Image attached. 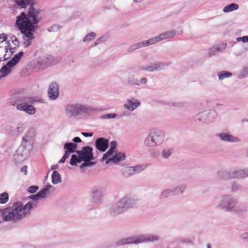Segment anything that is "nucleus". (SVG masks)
Here are the masks:
<instances>
[{
  "label": "nucleus",
  "mask_w": 248,
  "mask_h": 248,
  "mask_svg": "<svg viewBox=\"0 0 248 248\" xmlns=\"http://www.w3.org/2000/svg\"><path fill=\"white\" fill-rule=\"evenodd\" d=\"M29 198L33 201L23 205L20 202L14 203L11 207H6L0 212L3 219L6 221L17 222L30 215L31 211L37 206V201L41 199L39 192Z\"/></svg>",
  "instance_id": "obj_1"
},
{
  "label": "nucleus",
  "mask_w": 248,
  "mask_h": 248,
  "mask_svg": "<svg viewBox=\"0 0 248 248\" xmlns=\"http://www.w3.org/2000/svg\"><path fill=\"white\" fill-rule=\"evenodd\" d=\"M42 10L33 6H31L27 15L22 13L17 16L16 24L21 32H26L27 36L32 38V32L37 28V24L42 19Z\"/></svg>",
  "instance_id": "obj_2"
},
{
  "label": "nucleus",
  "mask_w": 248,
  "mask_h": 248,
  "mask_svg": "<svg viewBox=\"0 0 248 248\" xmlns=\"http://www.w3.org/2000/svg\"><path fill=\"white\" fill-rule=\"evenodd\" d=\"M217 207L234 214H242L245 211L243 205L239 203L236 199L230 194L223 195L221 197Z\"/></svg>",
  "instance_id": "obj_3"
},
{
  "label": "nucleus",
  "mask_w": 248,
  "mask_h": 248,
  "mask_svg": "<svg viewBox=\"0 0 248 248\" xmlns=\"http://www.w3.org/2000/svg\"><path fill=\"white\" fill-rule=\"evenodd\" d=\"M32 147V141L30 137L25 136L22 138L21 145L14 155V159L17 162L26 160L28 157Z\"/></svg>",
  "instance_id": "obj_4"
},
{
  "label": "nucleus",
  "mask_w": 248,
  "mask_h": 248,
  "mask_svg": "<svg viewBox=\"0 0 248 248\" xmlns=\"http://www.w3.org/2000/svg\"><path fill=\"white\" fill-rule=\"evenodd\" d=\"M164 133L159 130L151 131L144 141V145L147 147H155L160 145L164 139Z\"/></svg>",
  "instance_id": "obj_5"
},
{
  "label": "nucleus",
  "mask_w": 248,
  "mask_h": 248,
  "mask_svg": "<svg viewBox=\"0 0 248 248\" xmlns=\"http://www.w3.org/2000/svg\"><path fill=\"white\" fill-rule=\"evenodd\" d=\"M90 108L87 105L81 103H73L67 105L65 108L66 115L69 117H76L89 112Z\"/></svg>",
  "instance_id": "obj_6"
},
{
  "label": "nucleus",
  "mask_w": 248,
  "mask_h": 248,
  "mask_svg": "<svg viewBox=\"0 0 248 248\" xmlns=\"http://www.w3.org/2000/svg\"><path fill=\"white\" fill-rule=\"evenodd\" d=\"M18 104L16 108L19 111H23L29 115H33L36 113L35 107L31 105L33 103V99L31 97L20 96L18 99Z\"/></svg>",
  "instance_id": "obj_7"
},
{
  "label": "nucleus",
  "mask_w": 248,
  "mask_h": 248,
  "mask_svg": "<svg viewBox=\"0 0 248 248\" xmlns=\"http://www.w3.org/2000/svg\"><path fill=\"white\" fill-rule=\"evenodd\" d=\"M159 237L157 235L144 234L134 236L122 239L121 244H138L146 242H154L158 240Z\"/></svg>",
  "instance_id": "obj_8"
},
{
  "label": "nucleus",
  "mask_w": 248,
  "mask_h": 248,
  "mask_svg": "<svg viewBox=\"0 0 248 248\" xmlns=\"http://www.w3.org/2000/svg\"><path fill=\"white\" fill-rule=\"evenodd\" d=\"M217 176L220 179L222 180L243 178L248 176V169L246 170L236 169L230 171L220 170L218 171Z\"/></svg>",
  "instance_id": "obj_9"
},
{
  "label": "nucleus",
  "mask_w": 248,
  "mask_h": 248,
  "mask_svg": "<svg viewBox=\"0 0 248 248\" xmlns=\"http://www.w3.org/2000/svg\"><path fill=\"white\" fill-rule=\"evenodd\" d=\"M104 194V189L102 187L93 189L91 193V203L93 208H96L101 204Z\"/></svg>",
  "instance_id": "obj_10"
},
{
  "label": "nucleus",
  "mask_w": 248,
  "mask_h": 248,
  "mask_svg": "<svg viewBox=\"0 0 248 248\" xmlns=\"http://www.w3.org/2000/svg\"><path fill=\"white\" fill-rule=\"evenodd\" d=\"M160 42L158 36L151 38L147 40H144L139 42L131 46L127 49L128 52H131L135 50L140 48L141 47H146L150 45H154L157 42Z\"/></svg>",
  "instance_id": "obj_11"
},
{
  "label": "nucleus",
  "mask_w": 248,
  "mask_h": 248,
  "mask_svg": "<svg viewBox=\"0 0 248 248\" xmlns=\"http://www.w3.org/2000/svg\"><path fill=\"white\" fill-rule=\"evenodd\" d=\"M217 113L214 110H205L199 113L196 116V119L204 123L213 122L216 118Z\"/></svg>",
  "instance_id": "obj_12"
},
{
  "label": "nucleus",
  "mask_w": 248,
  "mask_h": 248,
  "mask_svg": "<svg viewBox=\"0 0 248 248\" xmlns=\"http://www.w3.org/2000/svg\"><path fill=\"white\" fill-rule=\"evenodd\" d=\"M76 153L83 161L88 162L94 159L93 148L89 146L83 147L81 150L76 151Z\"/></svg>",
  "instance_id": "obj_13"
},
{
  "label": "nucleus",
  "mask_w": 248,
  "mask_h": 248,
  "mask_svg": "<svg viewBox=\"0 0 248 248\" xmlns=\"http://www.w3.org/2000/svg\"><path fill=\"white\" fill-rule=\"evenodd\" d=\"M123 203L120 199L117 202L112 204L108 209V213L112 217H116L125 211Z\"/></svg>",
  "instance_id": "obj_14"
},
{
  "label": "nucleus",
  "mask_w": 248,
  "mask_h": 248,
  "mask_svg": "<svg viewBox=\"0 0 248 248\" xmlns=\"http://www.w3.org/2000/svg\"><path fill=\"white\" fill-rule=\"evenodd\" d=\"M125 211L128 209L135 207L138 203L139 200L133 197L125 196L121 198Z\"/></svg>",
  "instance_id": "obj_15"
},
{
  "label": "nucleus",
  "mask_w": 248,
  "mask_h": 248,
  "mask_svg": "<svg viewBox=\"0 0 248 248\" xmlns=\"http://www.w3.org/2000/svg\"><path fill=\"white\" fill-rule=\"evenodd\" d=\"M14 52V48L12 47L0 46V61L8 59Z\"/></svg>",
  "instance_id": "obj_16"
},
{
  "label": "nucleus",
  "mask_w": 248,
  "mask_h": 248,
  "mask_svg": "<svg viewBox=\"0 0 248 248\" xmlns=\"http://www.w3.org/2000/svg\"><path fill=\"white\" fill-rule=\"evenodd\" d=\"M140 105V101L135 98L134 97H131L128 99H127L125 103L124 104V108L129 110V111H133L137 108Z\"/></svg>",
  "instance_id": "obj_17"
},
{
  "label": "nucleus",
  "mask_w": 248,
  "mask_h": 248,
  "mask_svg": "<svg viewBox=\"0 0 248 248\" xmlns=\"http://www.w3.org/2000/svg\"><path fill=\"white\" fill-rule=\"evenodd\" d=\"M59 94V86L56 82H52L49 84L48 90L49 98L51 100L57 99Z\"/></svg>",
  "instance_id": "obj_18"
},
{
  "label": "nucleus",
  "mask_w": 248,
  "mask_h": 248,
  "mask_svg": "<svg viewBox=\"0 0 248 248\" xmlns=\"http://www.w3.org/2000/svg\"><path fill=\"white\" fill-rule=\"evenodd\" d=\"M95 147L100 152H105L108 147V140L104 138H99L95 140Z\"/></svg>",
  "instance_id": "obj_19"
},
{
  "label": "nucleus",
  "mask_w": 248,
  "mask_h": 248,
  "mask_svg": "<svg viewBox=\"0 0 248 248\" xmlns=\"http://www.w3.org/2000/svg\"><path fill=\"white\" fill-rule=\"evenodd\" d=\"M217 136L223 141L230 142H238L240 141V139L237 137H234L228 133L222 132L217 135Z\"/></svg>",
  "instance_id": "obj_20"
},
{
  "label": "nucleus",
  "mask_w": 248,
  "mask_h": 248,
  "mask_svg": "<svg viewBox=\"0 0 248 248\" xmlns=\"http://www.w3.org/2000/svg\"><path fill=\"white\" fill-rule=\"evenodd\" d=\"M52 59V57L51 56L46 55L40 57L39 59L38 62L40 64L41 68H44L45 67L55 63L53 62Z\"/></svg>",
  "instance_id": "obj_21"
},
{
  "label": "nucleus",
  "mask_w": 248,
  "mask_h": 248,
  "mask_svg": "<svg viewBox=\"0 0 248 248\" xmlns=\"http://www.w3.org/2000/svg\"><path fill=\"white\" fill-rule=\"evenodd\" d=\"M54 191L55 188L52 185H47L38 192L41 199H43L46 198L51 192H53Z\"/></svg>",
  "instance_id": "obj_22"
},
{
  "label": "nucleus",
  "mask_w": 248,
  "mask_h": 248,
  "mask_svg": "<svg viewBox=\"0 0 248 248\" xmlns=\"http://www.w3.org/2000/svg\"><path fill=\"white\" fill-rule=\"evenodd\" d=\"M125 155L121 152H116L112 157H109L106 161V164H108L109 162L112 161L114 163H118L121 161H123L125 159Z\"/></svg>",
  "instance_id": "obj_23"
},
{
  "label": "nucleus",
  "mask_w": 248,
  "mask_h": 248,
  "mask_svg": "<svg viewBox=\"0 0 248 248\" xmlns=\"http://www.w3.org/2000/svg\"><path fill=\"white\" fill-rule=\"evenodd\" d=\"M176 35V31L174 30H171L163 32L159 34L158 36L160 42L164 40L170 39L173 38Z\"/></svg>",
  "instance_id": "obj_24"
},
{
  "label": "nucleus",
  "mask_w": 248,
  "mask_h": 248,
  "mask_svg": "<svg viewBox=\"0 0 248 248\" xmlns=\"http://www.w3.org/2000/svg\"><path fill=\"white\" fill-rule=\"evenodd\" d=\"M25 128V124L23 123H19L17 124L16 128L9 133L12 136H18L22 133Z\"/></svg>",
  "instance_id": "obj_25"
},
{
  "label": "nucleus",
  "mask_w": 248,
  "mask_h": 248,
  "mask_svg": "<svg viewBox=\"0 0 248 248\" xmlns=\"http://www.w3.org/2000/svg\"><path fill=\"white\" fill-rule=\"evenodd\" d=\"M186 186L185 184H181L172 188L174 195H177L182 194L186 190Z\"/></svg>",
  "instance_id": "obj_26"
},
{
  "label": "nucleus",
  "mask_w": 248,
  "mask_h": 248,
  "mask_svg": "<svg viewBox=\"0 0 248 248\" xmlns=\"http://www.w3.org/2000/svg\"><path fill=\"white\" fill-rule=\"evenodd\" d=\"M52 183L53 184L57 185L61 182V176L59 173L56 171L54 170L52 174Z\"/></svg>",
  "instance_id": "obj_27"
},
{
  "label": "nucleus",
  "mask_w": 248,
  "mask_h": 248,
  "mask_svg": "<svg viewBox=\"0 0 248 248\" xmlns=\"http://www.w3.org/2000/svg\"><path fill=\"white\" fill-rule=\"evenodd\" d=\"M226 48L225 46H223L221 47H213L211 48L208 51V55L209 57L213 56L216 55L218 52H220L224 50Z\"/></svg>",
  "instance_id": "obj_28"
},
{
  "label": "nucleus",
  "mask_w": 248,
  "mask_h": 248,
  "mask_svg": "<svg viewBox=\"0 0 248 248\" xmlns=\"http://www.w3.org/2000/svg\"><path fill=\"white\" fill-rule=\"evenodd\" d=\"M239 8L238 4L236 3H231L228 4L224 7L223 11L224 13H229L234 10H236Z\"/></svg>",
  "instance_id": "obj_29"
},
{
  "label": "nucleus",
  "mask_w": 248,
  "mask_h": 248,
  "mask_svg": "<svg viewBox=\"0 0 248 248\" xmlns=\"http://www.w3.org/2000/svg\"><path fill=\"white\" fill-rule=\"evenodd\" d=\"M123 175L125 177H128L134 174L133 167H126L123 169Z\"/></svg>",
  "instance_id": "obj_30"
},
{
  "label": "nucleus",
  "mask_w": 248,
  "mask_h": 248,
  "mask_svg": "<svg viewBox=\"0 0 248 248\" xmlns=\"http://www.w3.org/2000/svg\"><path fill=\"white\" fill-rule=\"evenodd\" d=\"M172 196H174L172 188L165 189L161 193V198H165Z\"/></svg>",
  "instance_id": "obj_31"
},
{
  "label": "nucleus",
  "mask_w": 248,
  "mask_h": 248,
  "mask_svg": "<svg viewBox=\"0 0 248 248\" xmlns=\"http://www.w3.org/2000/svg\"><path fill=\"white\" fill-rule=\"evenodd\" d=\"M169 65V63L165 62H159L155 63V71H160L164 69Z\"/></svg>",
  "instance_id": "obj_32"
},
{
  "label": "nucleus",
  "mask_w": 248,
  "mask_h": 248,
  "mask_svg": "<svg viewBox=\"0 0 248 248\" xmlns=\"http://www.w3.org/2000/svg\"><path fill=\"white\" fill-rule=\"evenodd\" d=\"M23 34H24V44L25 46L26 47L29 46H30L31 44V41L32 39H34V36L33 33H32V38H31V37H28L27 36V34L26 32H21Z\"/></svg>",
  "instance_id": "obj_33"
},
{
  "label": "nucleus",
  "mask_w": 248,
  "mask_h": 248,
  "mask_svg": "<svg viewBox=\"0 0 248 248\" xmlns=\"http://www.w3.org/2000/svg\"><path fill=\"white\" fill-rule=\"evenodd\" d=\"M6 34L2 33L0 35V46L10 47L9 43L6 41Z\"/></svg>",
  "instance_id": "obj_34"
},
{
  "label": "nucleus",
  "mask_w": 248,
  "mask_h": 248,
  "mask_svg": "<svg viewBox=\"0 0 248 248\" xmlns=\"http://www.w3.org/2000/svg\"><path fill=\"white\" fill-rule=\"evenodd\" d=\"M82 159L80 158V157L77 156L76 155H73L71 156L70 164L72 166L77 165L78 163H80L82 161Z\"/></svg>",
  "instance_id": "obj_35"
},
{
  "label": "nucleus",
  "mask_w": 248,
  "mask_h": 248,
  "mask_svg": "<svg viewBox=\"0 0 248 248\" xmlns=\"http://www.w3.org/2000/svg\"><path fill=\"white\" fill-rule=\"evenodd\" d=\"M63 148L65 150V154L69 155L71 153H75V151L71 147V142L66 143L63 146Z\"/></svg>",
  "instance_id": "obj_36"
},
{
  "label": "nucleus",
  "mask_w": 248,
  "mask_h": 248,
  "mask_svg": "<svg viewBox=\"0 0 248 248\" xmlns=\"http://www.w3.org/2000/svg\"><path fill=\"white\" fill-rule=\"evenodd\" d=\"M173 150L171 148H165L162 151V156L164 158H168L172 153Z\"/></svg>",
  "instance_id": "obj_37"
},
{
  "label": "nucleus",
  "mask_w": 248,
  "mask_h": 248,
  "mask_svg": "<svg viewBox=\"0 0 248 248\" xmlns=\"http://www.w3.org/2000/svg\"><path fill=\"white\" fill-rule=\"evenodd\" d=\"M232 76V73L228 71H221L218 74L219 80H223L225 78L230 77Z\"/></svg>",
  "instance_id": "obj_38"
},
{
  "label": "nucleus",
  "mask_w": 248,
  "mask_h": 248,
  "mask_svg": "<svg viewBox=\"0 0 248 248\" xmlns=\"http://www.w3.org/2000/svg\"><path fill=\"white\" fill-rule=\"evenodd\" d=\"M96 36V34L94 32H91L86 35L83 38V42L85 43L89 42L93 40Z\"/></svg>",
  "instance_id": "obj_39"
},
{
  "label": "nucleus",
  "mask_w": 248,
  "mask_h": 248,
  "mask_svg": "<svg viewBox=\"0 0 248 248\" xmlns=\"http://www.w3.org/2000/svg\"><path fill=\"white\" fill-rule=\"evenodd\" d=\"M147 167L146 165H138L135 167H133V169H134V174L135 173H140L144 170H145V169Z\"/></svg>",
  "instance_id": "obj_40"
},
{
  "label": "nucleus",
  "mask_w": 248,
  "mask_h": 248,
  "mask_svg": "<svg viewBox=\"0 0 248 248\" xmlns=\"http://www.w3.org/2000/svg\"><path fill=\"white\" fill-rule=\"evenodd\" d=\"M9 200V195L4 192L0 194V203H5Z\"/></svg>",
  "instance_id": "obj_41"
},
{
  "label": "nucleus",
  "mask_w": 248,
  "mask_h": 248,
  "mask_svg": "<svg viewBox=\"0 0 248 248\" xmlns=\"http://www.w3.org/2000/svg\"><path fill=\"white\" fill-rule=\"evenodd\" d=\"M114 153V151L113 150H110L109 149L108 151L103 155L102 157V160L103 161L107 160L108 158L112 157L113 154Z\"/></svg>",
  "instance_id": "obj_42"
},
{
  "label": "nucleus",
  "mask_w": 248,
  "mask_h": 248,
  "mask_svg": "<svg viewBox=\"0 0 248 248\" xmlns=\"http://www.w3.org/2000/svg\"><path fill=\"white\" fill-rule=\"evenodd\" d=\"M128 83L132 85H140L139 80H138L137 78H129L128 79Z\"/></svg>",
  "instance_id": "obj_43"
},
{
  "label": "nucleus",
  "mask_w": 248,
  "mask_h": 248,
  "mask_svg": "<svg viewBox=\"0 0 248 248\" xmlns=\"http://www.w3.org/2000/svg\"><path fill=\"white\" fill-rule=\"evenodd\" d=\"M14 2L20 7L22 8H26V1L25 0H14Z\"/></svg>",
  "instance_id": "obj_44"
},
{
  "label": "nucleus",
  "mask_w": 248,
  "mask_h": 248,
  "mask_svg": "<svg viewBox=\"0 0 248 248\" xmlns=\"http://www.w3.org/2000/svg\"><path fill=\"white\" fill-rule=\"evenodd\" d=\"M117 117V115L114 113H109L106 114L102 115L101 118L103 119H113Z\"/></svg>",
  "instance_id": "obj_45"
},
{
  "label": "nucleus",
  "mask_w": 248,
  "mask_h": 248,
  "mask_svg": "<svg viewBox=\"0 0 248 248\" xmlns=\"http://www.w3.org/2000/svg\"><path fill=\"white\" fill-rule=\"evenodd\" d=\"M60 27L58 25H53L47 29L49 32L57 31L59 30Z\"/></svg>",
  "instance_id": "obj_46"
},
{
  "label": "nucleus",
  "mask_w": 248,
  "mask_h": 248,
  "mask_svg": "<svg viewBox=\"0 0 248 248\" xmlns=\"http://www.w3.org/2000/svg\"><path fill=\"white\" fill-rule=\"evenodd\" d=\"M240 189V186L236 184V183H233L232 185V192H235L237 191H238Z\"/></svg>",
  "instance_id": "obj_47"
},
{
  "label": "nucleus",
  "mask_w": 248,
  "mask_h": 248,
  "mask_svg": "<svg viewBox=\"0 0 248 248\" xmlns=\"http://www.w3.org/2000/svg\"><path fill=\"white\" fill-rule=\"evenodd\" d=\"M155 63L146 66V71L148 72L155 71Z\"/></svg>",
  "instance_id": "obj_48"
},
{
  "label": "nucleus",
  "mask_w": 248,
  "mask_h": 248,
  "mask_svg": "<svg viewBox=\"0 0 248 248\" xmlns=\"http://www.w3.org/2000/svg\"><path fill=\"white\" fill-rule=\"evenodd\" d=\"M38 189V187L37 186H31L28 188V191L31 193H34L37 191Z\"/></svg>",
  "instance_id": "obj_49"
},
{
  "label": "nucleus",
  "mask_w": 248,
  "mask_h": 248,
  "mask_svg": "<svg viewBox=\"0 0 248 248\" xmlns=\"http://www.w3.org/2000/svg\"><path fill=\"white\" fill-rule=\"evenodd\" d=\"M94 164H95L94 162H91V161H88V162H84V163H83L80 166V168L81 169H83L85 167H90V166H91L93 165Z\"/></svg>",
  "instance_id": "obj_50"
},
{
  "label": "nucleus",
  "mask_w": 248,
  "mask_h": 248,
  "mask_svg": "<svg viewBox=\"0 0 248 248\" xmlns=\"http://www.w3.org/2000/svg\"><path fill=\"white\" fill-rule=\"evenodd\" d=\"M11 41L14 44L15 46H16L18 45L19 42L17 40V38L15 36H13L11 37ZM16 46L14 47V49L15 48Z\"/></svg>",
  "instance_id": "obj_51"
},
{
  "label": "nucleus",
  "mask_w": 248,
  "mask_h": 248,
  "mask_svg": "<svg viewBox=\"0 0 248 248\" xmlns=\"http://www.w3.org/2000/svg\"><path fill=\"white\" fill-rule=\"evenodd\" d=\"M236 40L238 42L242 41L243 43H248V36H244L242 37H238L236 38Z\"/></svg>",
  "instance_id": "obj_52"
},
{
  "label": "nucleus",
  "mask_w": 248,
  "mask_h": 248,
  "mask_svg": "<svg viewBox=\"0 0 248 248\" xmlns=\"http://www.w3.org/2000/svg\"><path fill=\"white\" fill-rule=\"evenodd\" d=\"M19 97L16 98V100H14L13 98H11L8 101L9 104L12 106H15L16 105V103L18 104L17 99Z\"/></svg>",
  "instance_id": "obj_53"
},
{
  "label": "nucleus",
  "mask_w": 248,
  "mask_h": 248,
  "mask_svg": "<svg viewBox=\"0 0 248 248\" xmlns=\"http://www.w3.org/2000/svg\"><path fill=\"white\" fill-rule=\"evenodd\" d=\"M117 142L116 141H112L110 143V149L114 151L116 146Z\"/></svg>",
  "instance_id": "obj_54"
},
{
  "label": "nucleus",
  "mask_w": 248,
  "mask_h": 248,
  "mask_svg": "<svg viewBox=\"0 0 248 248\" xmlns=\"http://www.w3.org/2000/svg\"><path fill=\"white\" fill-rule=\"evenodd\" d=\"M25 1H26V5L28 4L30 5L31 6H32L36 3L35 0H25Z\"/></svg>",
  "instance_id": "obj_55"
},
{
  "label": "nucleus",
  "mask_w": 248,
  "mask_h": 248,
  "mask_svg": "<svg viewBox=\"0 0 248 248\" xmlns=\"http://www.w3.org/2000/svg\"><path fill=\"white\" fill-rule=\"evenodd\" d=\"M68 156H69L68 155H67V154H65L64 153V155H63V156L62 157V158L59 161V163H63L65 161L66 159L67 158H68Z\"/></svg>",
  "instance_id": "obj_56"
},
{
  "label": "nucleus",
  "mask_w": 248,
  "mask_h": 248,
  "mask_svg": "<svg viewBox=\"0 0 248 248\" xmlns=\"http://www.w3.org/2000/svg\"><path fill=\"white\" fill-rule=\"evenodd\" d=\"M83 136L85 137H92L93 135V132H83L82 133Z\"/></svg>",
  "instance_id": "obj_57"
},
{
  "label": "nucleus",
  "mask_w": 248,
  "mask_h": 248,
  "mask_svg": "<svg viewBox=\"0 0 248 248\" xmlns=\"http://www.w3.org/2000/svg\"><path fill=\"white\" fill-rule=\"evenodd\" d=\"M146 82H147V79L145 78H141L140 80L139 81V83H140V85L141 84H146Z\"/></svg>",
  "instance_id": "obj_58"
},
{
  "label": "nucleus",
  "mask_w": 248,
  "mask_h": 248,
  "mask_svg": "<svg viewBox=\"0 0 248 248\" xmlns=\"http://www.w3.org/2000/svg\"><path fill=\"white\" fill-rule=\"evenodd\" d=\"M71 147L73 148V149L74 150V151L76 153V151H77L76 150L78 148V145L76 143H72V142H71Z\"/></svg>",
  "instance_id": "obj_59"
},
{
  "label": "nucleus",
  "mask_w": 248,
  "mask_h": 248,
  "mask_svg": "<svg viewBox=\"0 0 248 248\" xmlns=\"http://www.w3.org/2000/svg\"><path fill=\"white\" fill-rule=\"evenodd\" d=\"M21 171L23 172L25 174H27V166H24L21 169Z\"/></svg>",
  "instance_id": "obj_60"
},
{
  "label": "nucleus",
  "mask_w": 248,
  "mask_h": 248,
  "mask_svg": "<svg viewBox=\"0 0 248 248\" xmlns=\"http://www.w3.org/2000/svg\"><path fill=\"white\" fill-rule=\"evenodd\" d=\"M182 242L183 243H186L188 244H191L192 243V241L188 239H183Z\"/></svg>",
  "instance_id": "obj_61"
},
{
  "label": "nucleus",
  "mask_w": 248,
  "mask_h": 248,
  "mask_svg": "<svg viewBox=\"0 0 248 248\" xmlns=\"http://www.w3.org/2000/svg\"><path fill=\"white\" fill-rule=\"evenodd\" d=\"M73 141L75 143L80 142L81 141V139L79 137H76L74 138L73 139Z\"/></svg>",
  "instance_id": "obj_62"
},
{
  "label": "nucleus",
  "mask_w": 248,
  "mask_h": 248,
  "mask_svg": "<svg viewBox=\"0 0 248 248\" xmlns=\"http://www.w3.org/2000/svg\"><path fill=\"white\" fill-rule=\"evenodd\" d=\"M248 75V66L246 67L243 72V76H247Z\"/></svg>",
  "instance_id": "obj_63"
},
{
  "label": "nucleus",
  "mask_w": 248,
  "mask_h": 248,
  "mask_svg": "<svg viewBox=\"0 0 248 248\" xmlns=\"http://www.w3.org/2000/svg\"><path fill=\"white\" fill-rule=\"evenodd\" d=\"M146 66H140L137 68V71H146Z\"/></svg>",
  "instance_id": "obj_64"
}]
</instances>
